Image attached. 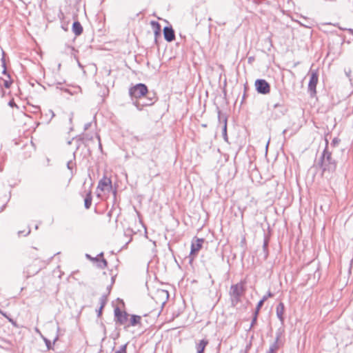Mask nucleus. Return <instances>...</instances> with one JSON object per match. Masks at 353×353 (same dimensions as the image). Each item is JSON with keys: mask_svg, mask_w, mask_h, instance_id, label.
Wrapping results in <instances>:
<instances>
[{"mask_svg": "<svg viewBox=\"0 0 353 353\" xmlns=\"http://www.w3.org/2000/svg\"><path fill=\"white\" fill-rule=\"evenodd\" d=\"M204 242L203 239H196L194 241L192 242L190 256L192 257L191 261L193 259L192 256L196 254L202 248Z\"/></svg>", "mask_w": 353, "mask_h": 353, "instance_id": "obj_10", "label": "nucleus"}, {"mask_svg": "<svg viewBox=\"0 0 353 353\" xmlns=\"http://www.w3.org/2000/svg\"><path fill=\"white\" fill-rule=\"evenodd\" d=\"M346 73H347V76H349V73H350V70H349V72H346Z\"/></svg>", "mask_w": 353, "mask_h": 353, "instance_id": "obj_42", "label": "nucleus"}, {"mask_svg": "<svg viewBox=\"0 0 353 353\" xmlns=\"http://www.w3.org/2000/svg\"><path fill=\"white\" fill-rule=\"evenodd\" d=\"M208 340L206 339H202L199 341V343H196V349L197 353H203L204 350L207 345L208 344Z\"/></svg>", "mask_w": 353, "mask_h": 353, "instance_id": "obj_15", "label": "nucleus"}, {"mask_svg": "<svg viewBox=\"0 0 353 353\" xmlns=\"http://www.w3.org/2000/svg\"><path fill=\"white\" fill-rule=\"evenodd\" d=\"M128 316L129 315L127 312H122L118 307L114 309V316L116 321L119 322V324H125L128 321Z\"/></svg>", "mask_w": 353, "mask_h": 353, "instance_id": "obj_9", "label": "nucleus"}, {"mask_svg": "<svg viewBox=\"0 0 353 353\" xmlns=\"http://www.w3.org/2000/svg\"><path fill=\"white\" fill-rule=\"evenodd\" d=\"M319 81V74L316 71H312L308 83V92L312 97H314L316 94V85Z\"/></svg>", "mask_w": 353, "mask_h": 353, "instance_id": "obj_5", "label": "nucleus"}, {"mask_svg": "<svg viewBox=\"0 0 353 353\" xmlns=\"http://www.w3.org/2000/svg\"><path fill=\"white\" fill-rule=\"evenodd\" d=\"M275 340L273 343L279 345L280 346H283L285 343V338H284V329L283 327L279 328L275 333Z\"/></svg>", "mask_w": 353, "mask_h": 353, "instance_id": "obj_11", "label": "nucleus"}, {"mask_svg": "<svg viewBox=\"0 0 353 353\" xmlns=\"http://www.w3.org/2000/svg\"><path fill=\"white\" fill-rule=\"evenodd\" d=\"M284 311H285L284 304L282 302H281L276 306V316H277L278 319L280 320V321L281 322L282 324L284 322V317H283Z\"/></svg>", "mask_w": 353, "mask_h": 353, "instance_id": "obj_14", "label": "nucleus"}, {"mask_svg": "<svg viewBox=\"0 0 353 353\" xmlns=\"http://www.w3.org/2000/svg\"><path fill=\"white\" fill-rule=\"evenodd\" d=\"M72 119V114L71 115L70 118V121H71Z\"/></svg>", "mask_w": 353, "mask_h": 353, "instance_id": "obj_43", "label": "nucleus"}, {"mask_svg": "<svg viewBox=\"0 0 353 353\" xmlns=\"http://www.w3.org/2000/svg\"><path fill=\"white\" fill-rule=\"evenodd\" d=\"M72 32L77 36L80 35L83 32V27L79 21H74L73 23Z\"/></svg>", "mask_w": 353, "mask_h": 353, "instance_id": "obj_16", "label": "nucleus"}, {"mask_svg": "<svg viewBox=\"0 0 353 353\" xmlns=\"http://www.w3.org/2000/svg\"><path fill=\"white\" fill-rule=\"evenodd\" d=\"M57 88H59V87L57 86ZM61 90H64L65 92H68L70 94H72V92L70 91V90L65 88V89H63L62 88H60Z\"/></svg>", "mask_w": 353, "mask_h": 353, "instance_id": "obj_33", "label": "nucleus"}, {"mask_svg": "<svg viewBox=\"0 0 353 353\" xmlns=\"http://www.w3.org/2000/svg\"><path fill=\"white\" fill-rule=\"evenodd\" d=\"M112 181L110 178L104 176L101 179L99 180L97 189L102 192L105 190L110 191L112 190Z\"/></svg>", "mask_w": 353, "mask_h": 353, "instance_id": "obj_8", "label": "nucleus"}, {"mask_svg": "<svg viewBox=\"0 0 353 353\" xmlns=\"http://www.w3.org/2000/svg\"><path fill=\"white\" fill-rule=\"evenodd\" d=\"M72 161L68 162L67 167H68V169H70V170L72 169Z\"/></svg>", "mask_w": 353, "mask_h": 353, "instance_id": "obj_34", "label": "nucleus"}, {"mask_svg": "<svg viewBox=\"0 0 353 353\" xmlns=\"http://www.w3.org/2000/svg\"><path fill=\"white\" fill-rule=\"evenodd\" d=\"M3 85H4L5 88H9L10 87L11 82L9 81H4Z\"/></svg>", "mask_w": 353, "mask_h": 353, "instance_id": "obj_32", "label": "nucleus"}, {"mask_svg": "<svg viewBox=\"0 0 353 353\" xmlns=\"http://www.w3.org/2000/svg\"><path fill=\"white\" fill-rule=\"evenodd\" d=\"M100 304H101V310H102L103 308V307L106 304V302H107V296L105 295H103L101 296V297L100 298Z\"/></svg>", "mask_w": 353, "mask_h": 353, "instance_id": "obj_25", "label": "nucleus"}, {"mask_svg": "<svg viewBox=\"0 0 353 353\" xmlns=\"http://www.w3.org/2000/svg\"><path fill=\"white\" fill-rule=\"evenodd\" d=\"M148 92L147 86L143 83H137L129 89V95L132 102L135 100L142 99V97H144Z\"/></svg>", "mask_w": 353, "mask_h": 353, "instance_id": "obj_3", "label": "nucleus"}, {"mask_svg": "<svg viewBox=\"0 0 353 353\" xmlns=\"http://www.w3.org/2000/svg\"><path fill=\"white\" fill-rule=\"evenodd\" d=\"M272 114H274L276 117H280L285 114V108L282 99L272 105Z\"/></svg>", "mask_w": 353, "mask_h": 353, "instance_id": "obj_7", "label": "nucleus"}, {"mask_svg": "<svg viewBox=\"0 0 353 353\" xmlns=\"http://www.w3.org/2000/svg\"><path fill=\"white\" fill-rule=\"evenodd\" d=\"M223 137L224 140L228 141V135H227V118H223Z\"/></svg>", "mask_w": 353, "mask_h": 353, "instance_id": "obj_21", "label": "nucleus"}, {"mask_svg": "<svg viewBox=\"0 0 353 353\" xmlns=\"http://www.w3.org/2000/svg\"><path fill=\"white\" fill-rule=\"evenodd\" d=\"M339 140L337 138H334L331 143V145L334 147L339 143Z\"/></svg>", "mask_w": 353, "mask_h": 353, "instance_id": "obj_31", "label": "nucleus"}, {"mask_svg": "<svg viewBox=\"0 0 353 353\" xmlns=\"http://www.w3.org/2000/svg\"><path fill=\"white\" fill-rule=\"evenodd\" d=\"M58 340V336H56V338L54 339V343H55L56 341Z\"/></svg>", "mask_w": 353, "mask_h": 353, "instance_id": "obj_40", "label": "nucleus"}, {"mask_svg": "<svg viewBox=\"0 0 353 353\" xmlns=\"http://www.w3.org/2000/svg\"><path fill=\"white\" fill-rule=\"evenodd\" d=\"M254 85L259 94H267L270 92V85L265 79L256 80Z\"/></svg>", "mask_w": 353, "mask_h": 353, "instance_id": "obj_6", "label": "nucleus"}, {"mask_svg": "<svg viewBox=\"0 0 353 353\" xmlns=\"http://www.w3.org/2000/svg\"><path fill=\"white\" fill-rule=\"evenodd\" d=\"M101 310H101V307H100V308H99V313H98V315H99V316H100V315H101Z\"/></svg>", "mask_w": 353, "mask_h": 353, "instance_id": "obj_38", "label": "nucleus"}, {"mask_svg": "<svg viewBox=\"0 0 353 353\" xmlns=\"http://www.w3.org/2000/svg\"><path fill=\"white\" fill-rule=\"evenodd\" d=\"M8 105L13 108V107H16V108H18L17 105L15 103V102L14 101V99H12L10 100L9 102H8Z\"/></svg>", "mask_w": 353, "mask_h": 353, "instance_id": "obj_30", "label": "nucleus"}, {"mask_svg": "<svg viewBox=\"0 0 353 353\" xmlns=\"http://www.w3.org/2000/svg\"><path fill=\"white\" fill-rule=\"evenodd\" d=\"M152 26H155L157 27V29L155 30L154 32H155V35L157 36L161 30L160 25L158 22H156V21H152Z\"/></svg>", "mask_w": 353, "mask_h": 353, "instance_id": "obj_26", "label": "nucleus"}, {"mask_svg": "<svg viewBox=\"0 0 353 353\" xmlns=\"http://www.w3.org/2000/svg\"><path fill=\"white\" fill-rule=\"evenodd\" d=\"M265 301H266V296H263V299L261 301H259V302L258 303V304L256 305V310H255V312L254 314H259V312L261 307L263 306Z\"/></svg>", "mask_w": 353, "mask_h": 353, "instance_id": "obj_23", "label": "nucleus"}, {"mask_svg": "<svg viewBox=\"0 0 353 353\" xmlns=\"http://www.w3.org/2000/svg\"><path fill=\"white\" fill-rule=\"evenodd\" d=\"M35 331H36L37 333H40L39 330L38 328H37V327L35 328Z\"/></svg>", "mask_w": 353, "mask_h": 353, "instance_id": "obj_39", "label": "nucleus"}, {"mask_svg": "<svg viewBox=\"0 0 353 353\" xmlns=\"http://www.w3.org/2000/svg\"><path fill=\"white\" fill-rule=\"evenodd\" d=\"M326 145L319 161V166L322 170V174H333L336 169V162L332 157V152L328 149V141L325 139Z\"/></svg>", "mask_w": 353, "mask_h": 353, "instance_id": "obj_1", "label": "nucleus"}, {"mask_svg": "<svg viewBox=\"0 0 353 353\" xmlns=\"http://www.w3.org/2000/svg\"><path fill=\"white\" fill-rule=\"evenodd\" d=\"M141 316L139 315L132 314L130 319L128 326H136L141 324Z\"/></svg>", "mask_w": 353, "mask_h": 353, "instance_id": "obj_17", "label": "nucleus"}, {"mask_svg": "<svg viewBox=\"0 0 353 353\" xmlns=\"http://www.w3.org/2000/svg\"><path fill=\"white\" fill-rule=\"evenodd\" d=\"M92 192H91V191H89L87 193L86 196L84 200V205L86 209H89L90 208V206L92 205Z\"/></svg>", "mask_w": 353, "mask_h": 353, "instance_id": "obj_20", "label": "nucleus"}, {"mask_svg": "<svg viewBox=\"0 0 353 353\" xmlns=\"http://www.w3.org/2000/svg\"><path fill=\"white\" fill-rule=\"evenodd\" d=\"M44 341L46 343V345L48 347V350H50L52 348V343H51V341L47 339H44Z\"/></svg>", "mask_w": 353, "mask_h": 353, "instance_id": "obj_29", "label": "nucleus"}, {"mask_svg": "<svg viewBox=\"0 0 353 353\" xmlns=\"http://www.w3.org/2000/svg\"><path fill=\"white\" fill-rule=\"evenodd\" d=\"M161 293L164 294H166L167 296H168V292L166 291H161Z\"/></svg>", "mask_w": 353, "mask_h": 353, "instance_id": "obj_37", "label": "nucleus"}, {"mask_svg": "<svg viewBox=\"0 0 353 353\" xmlns=\"http://www.w3.org/2000/svg\"><path fill=\"white\" fill-rule=\"evenodd\" d=\"M268 243H269V239L268 237L265 236L263 240V258L264 259H266L268 256Z\"/></svg>", "mask_w": 353, "mask_h": 353, "instance_id": "obj_19", "label": "nucleus"}, {"mask_svg": "<svg viewBox=\"0 0 353 353\" xmlns=\"http://www.w3.org/2000/svg\"><path fill=\"white\" fill-rule=\"evenodd\" d=\"M281 347V346L279 345L272 343L270 345L269 350L267 352V353H276V352Z\"/></svg>", "mask_w": 353, "mask_h": 353, "instance_id": "obj_22", "label": "nucleus"}, {"mask_svg": "<svg viewBox=\"0 0 353 353\" xmlns=\"http://www.w3.org/2000/svg\"><path fill=\"white\" fill-rule=\"evenodd\" d=\"M85 256L87 259H90V261L93 260V257H92L90 254H86Z\"/></svg>", "mask_w": 353, "mask_h": 353, "instance_id": "obj_35", "label": "nucleus"}, {"mask_svg": "<svg viewBox=\"0 0 353 353\" xmlns=\"http://www.w3.org/2000/svg\"><path fill=\"white\" fill-rule=\"evenodd\" d=\"M30 232V230H29L28 231V232H27L24 236L28 235Z\"/></svg>", "mask_w": 353, "mask_h": 353, "instance_id": "obj_41", "label": "nucleus"}, {"mask_svg": "<svg viewBox=\"0 0 353 353\" xmlns=\"http://www.w3.org/2000/svg\"><path fill=\"white\" fill-rule=\"evenodd\" d=\"M257 316H258V314H254L253 319L252 320L249 330H250L252 328V327L255 325V323H256Z\"/></svg>", "mask_w": 353, "mask_h": 353, "instance_id": "obj_27", "label": "nucleus"}, {"mask_svg": "<svg viewBox=\"0 0 353 353\" xmlns=\"http://www.w3.org/2000/svg\"><path fill=\"white\" fill-rule=\"evenodd\" d=\"M127 345L128 343H125L119 348V350H116L114 353H127Z\"/></svg>", "mask_w": 353, "mask_h": 353, "instance_id": "obj_24", "label": "nucleus"}, {"mask_svg": "<svg viewBox=\"0 0 353 353\" xmlns=\"http://www.w3.org/2000/svg\"><path fill=\"white\" fill-rule=\"evenodd\" d=\"M272 296H273L272 294L270 292H269L268 294L267 295H265L264 296H266V299H267L268 297H271Z\"/></svg>", "mask_w": 353, "mask_h": 353, "instance_id": "obj_36", "label": "nucleus"}, {"mask_svg": "<svg viewBox=\"0 0 353 353\" xmlns=\"http://www.w3.org/2000/svg\"><path fill=\"white\" fill-rule=\"evenodd\" d=\"M42 117L45 119L46 123H49L55 116L54 112L52 110H47L45 113L41 114Z\"/></svg>", "mask_w": 353, "mask_h": 353, "instance_id": "obj_18", "label": "nucleus"}, {"mask_svg": "<svg viewBox=\"0 0 353 353\" xmlns=\"http://www.w3.org/2000/svg\"><path fill=\"white\" fill-rule=\"evenodd\" d=\"M140 100H135L132 102V104L139 110H142L143 107L153 105L157 100V98L154 93L148 92L144 97H142Z\"/></svg>", "mask_w": 353, "mask_h": 353, "instance_id": "obj_4", "label": "nucleus"}, {"mask_svg": "<svg viewBox=\"0 0 353 353\" xmlns=\"http://www.w3.org/2000/svg\"><path fill=\"white\" fill-rule=\"evenodd\" d=\"M163 34L165 39L168 42H171L175 39L174 31L172 27L165 26L163 28Z\"/></svg>", "mask_w": 353, "mask_h": 353, "instance_id": "obj_12", "label": "nucleus"}, {"mask_svg": "<svg viewBox=\"0 0 353 353\" xmlns=\"http://www.w3.org/2000/svg\"><path fill=\"white\" fill-rule=\"evenodd\" d=\"M0 314H2L3 316H4L6 319H8V321L10 322H11L12 324H14V321L11 318H10L8 316H7L5 312H3V311H2L1 309H0Z\"/></svg>", "mask_w": 353, "mask_h": 353, "instance_id": "obj_28", "label": "nucleus"}, {"mask_svg": "<svg viewBox=\"0 0 353 353\" xmlns=\"http://www.w3.org/2000/svg\"><path fill=\"white\" fill-rule=\"evenodd\" d=\"M244 292L245 288L242 282L231 285L229 294L232 306L236 307L241 302V297L243 295Z\"/></svg>", "mask_w": 353, "mask_h": 353, "instance_id": "obj_2", "label": "nucleus"}, {"mask_svg": "<svg viewBox=\"0 0 353 353\" xmlns=\"http://www.w3.org/2000/svg\"><path fill=\"white\" fill-rule=\"evenodd\" d=\"M103 256V253L101 252L97 256L93 257V260H92V261L97 262L98 268L101 269L105 268L108 265L107 261Z\"/></svg>", "mask_w": 353, "mask_h": 353, "instance_id": "obj_13", "label": "nucleus"}]
</instances>
